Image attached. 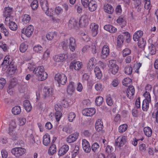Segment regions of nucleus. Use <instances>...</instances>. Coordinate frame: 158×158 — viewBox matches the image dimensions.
<instances>
[{"instance_id":"nucleus-1","label":"nucleus","mask_w":158,"mask_h":158,"mask_svg":"<svg viewBox=\"0 0 158 158\" xmlns=\"http://www.w3.org/2000/svg\"><path fill=\"white\" fill-rule=\"evenodd\" d=\"M33 73L35 75L38 77L39 80L40 81L45 80L48 77L47 73L44 71L43 66H39L35 68Z\"/></svg>"},{"instance_id":"nucleus-2","label":"nucleus","mask_w":158,"mask_h":158,"mask_svg":"<svg viewBox=\"0 0 158 158\" xmlns=\"http://www.w3.org/2000/svg\"><path fill=\"white\" fill-rule=\"evenodd\" d=\"M13 12V9L12 8L9 6L4 8V10L3 11V15L6 18L5 20V23H7V21H8L12 18V16L11 15Z\"/></svg>"},{"instance_id":"nucleus-3","label":"nucleus","mask_w":158,"mask_h":158,"mask_svg":"<svg viewBox=\"0 0 158 158\" xmlns=\"http://www.w3.org/2000/svg\"><path fill=\"white\" fill-rule=\"evenodd\" d=\"M127 141V139L126 136L124 135H120L115 140V145L118 148H120L126 143Z\"/></svg>"},{"instance_id":"nucleus-4","label":"nucleus","mask_w":158,"mask_h":158,"mask_svg":"<svg viewBox=\"0 0 158 158\" xmlns=\"http://www.w3.org/2000/svg\"><path fill=\"white\" fill-rule=\"evenodd\" d=\"M55 79L58 84L64 85L67 81V77L63 73H57L55 76Z\"/></svg>"},{"instance_id":"nucleus-5","label":"nucleus","mask_w":158,"mask_h":158,"mask_svg":"<svg viewBox=\"0 0 158 158\" xmlns=\"http://www.w3.org/2000/svg\"><path fill=\"white\" fill-rule=\"evenodd\" d=\"M11 152L15 156L19 157L25 153L26 150L23 148H15L12 149Z\"/></svg>"},{"instance_id":"nucleus-6","label":"nucleus","mask_w":158,"mask_h":158,"mask_svg":"<svg viewBox=\"0 0 158 158\" xmlns=\"http://www.w3.org/2000/svg\"><path fill=\"white\" fill-rule=\"evenodd\" d=\"M53 94V90L52 89H44L43 98L47 101H49Z\"/></svg>"},{"instance_id":"nucleus-7","label":"nucleus","mask_w":158,"mask_h":158,"mask_svg":"<svg viewBox=\"0 0 158 158\" xmlns=\"http://www.w3.org/2000/svg\"><path fill=\"white\" fill-rule=\"evenodd\" d=\"M68 26L70 29H77L78 26L77 20L75 18L71 17L69 21Z\"/></svg>"},{"instance_id":"nucleus-8","label":"nucleus","mask_w":158,"mask_h":158,"mask_svg":"<svg viewBox=\"0 0 158 158\" xmlns=\"http://www.w3.org/2000/svg\"><path fill=\"white\" fill-rule=\"evenodd\" d=\"M68 57L66 53H62L53 56L54 60L56 62H62L65 60Z\"/></svg>"},{"instance_id":"nucleus-9","label":"nucleus","mask_w":158,"mask_h":158,"mask_svg":"<svg viewBox=\"0 0 158 158\" xmlns=\"http://www.w3.org/2000/svg\"><path fill=\"white\" fill-rule=\"evenodd\" d=\"M116 61L115 60H111L110 62V65L109 66L110 69L111 70V73L114 75H115L118 73L119 67L118 65L116 64Z\"/></svg>"},{"instance_id":"nucleus-10","label":"nucleus","mask_w":158,"mask_h":158,"mask_svg":"<svg viewBox=\"0 0 158 158\" xmlns=\"http://www.w3.org/2000/svg\"><path fill=\"white\" fill-rule=\"evenodd\" d=\"M96 110L94 108H86L82 110V114L87 116H92L95 113Z\"/></svg>"},{"instance_id":"nucleus-11","label":"nucleus","mask_w":158,"mask_h":158,"mask_svg":"<svg viewBox=\"0 0 158 158\" xmlns=\"http://www.w3.org/2000/svg\"><path fill=\"white\" fill-rule=\"evenodd\" d=\"M82 64L81 62L79 61H73L70 64L69 68L73 70L74 68L76 71H79L82 67Z\"/></svg>"},{"instance_id":"nucleus-12","label":"nucleus","mask_w":158,"mask_h":158,"mask_svg":"<svg viewBox=\"0 0 158 158\" xmlns=\"http://www.w3.org/2000/svg\"><path fill=\"white\" fill-rule=\"evenodd\" d=\"M79 136V134L78 132H74L68 136L66 141L69 143H73L77 140Z\"/></svg>"},{"instance_id":"nucleus-13","label":"nucleus","mask_w":158,"mask_h":158,"mask_svg":"<svg viewBox=\"0 0 158 158\" xmlns=\"http://www.w3.org/2000/svg\"><path fill=\"white\" fill-rule=\"evenodd\" d=\"M82 145L83 148L85 152H90L91 150V147L89 142L86 139L82 140Z\"/></svg>"},{"instance_id":"nucleus-14","label":"nucleus","mask_w":158,"mask_h":158,"mask_svg":"<svg viewBox=\"0 0 158 158\" xmlns=\"http://www.w3.org/2000/svg\"><path fill=\"white\" fill-rule=\"evenodd\" d=\"M69 150V146L68 145L65 144L63 145L59 149L58 154L59 156H62L68 151Z\"/></svg>"},{"instance_id":"nucleus-15","label":"nucleus","mask_w":158,"mask_h":158,"mask_svg":"<svg viewBox=\"0 0 158 158\" xmlns=\"http://www.w3.org/2000/svg\"><path fill=\"white\" fill-rule=\"evenodd\" d=\"M109 49L107 46L104 45L102 48V51L101 57L105 59L107 57L109 54Z\"/></svg>"},{"instance_id":"nucleus-16","label":"nucleus","mask_w":158,"mask_h":158,"mask_svg":"<svg viewBox=\"0 0 158 158\" xmlns=\"http://www.w3.org/2000/svg\"><path fill=\"white\" fill-rule=\"evenodd\" d=\"M69 48L71 51L73 52L75 51L76 47L75 39L73 37H71L69 39Z\"/></svg>"},{"instance_id":"nucleus-17","label":"nucleus","mask_w":158,"mask_h":158,"mask_svg":"<svg viewBox=\"0 0 158 158\" xmlns=\"http://www.w3.org/2000/svg\"><path fill=\"white\" fill-rule=\"evenodd\" d=\"M97 5L96 2L93 0H91L88 5V7L89 11L91 12L94 11L97 8Z\"/></svg>"},{"instance_id":"nucleus-18","label":"nucleus","mask_w":158,"mask_h":158,"mask_svg":"<svg viewBox=\"0 0 158 158\" xmlns=\"http://www.w3.org/2000/svg\"><path fill=\"white\" fill-rule=\"evenodd\" d=\"M75 89L74 82L73 81L69 82L67 89V93L71 94L74 91Z\"/></svg>"},{"instance_id":"nucleus-19","label":"nucleus","mask_w":158,"mask_h":158,"mask_svg":"<svg viewBox=\"0 0 158 158\" xmlns=\"http://www.w3.org/2000/svg\"><path fill=\"white\" fill-rule=\"evenodd\" d=\"M103 127V123L101 120L98 119L95 124V128L98 131H101Z\"/></svg>"},{"instance_id":"nucleus-20","label":"nucleus","mask_w":158,"mask_h":158,"mask_svg":"<svg viewBox=\"0 0 158 158\" xmlns=\"http://www.w3.org/2000/svg\"><path fill=\"white\" fill-rule=\"evenodd\" d=\"M50 137L48 134H46L43 136V143L45 146H48L50 143Z\"/></svg>"},{"instance_id":"nucleus-21","label":"nucleus","mask_w":158,"mask_h":158,"mask_svg":"<svg viewBox=\"0 0 158 158\" xmlns=\"http://www.w3.org/2000/svg\"><path fill=\"white\" fill-rule=\"evenodd\" d=\"M103 9L105 11L109 14H112L114 11L113 7L109 4H105L104 6Z\"/></svg>"},{"instance_id":"nucleus-22","label":"nucleus","mask_w":158,"mask_h":158,"mask_svg":"<svg viewBox=\"0 0 158 158\" xmlns=\"http://www.w3.org/2000/svg\"><path fill=\"white\" fill-rule=\"evenodd\" d=\"M23 105L24 109L27 112H29L31 110L32 106L29 100H25L24 101Z\"/></svg>"},{"instance_id":"nucleus-23","label":"nucleus","mask_w":158,"mask_h":158,"mask_svg":"<svg viewBox=\"0 0 158 158\" xmlns=\"http://www.w3.org/2000/svg\"><path fill=\"white\" fill-rule=\"evenodd\" d=\"M40 5L42 10L45 11L48 9V4L47 0H40Z\"/></svg>"},{"instance_id":"nucleus-24","label":"nucleus","mask_w":158,"mask_h":158,"mask_svg":"<svg viewBox=\"0 0 158 158\" xmlns=\"http://www.w3.org/2000/svg\"><path fill=\"white\" fill-rule=\"evenodd\" d=\"M124 41L123 36L122 35H119L117 39V47L118 48H121Z\"/></svg>"},{"instance_id":"nucleus-25","label":"nucleus","mask_w":158,"mask_h":158,"mask_svg":"<svg viewBox=\"0 0 158 158\" xmlns=\"http://www.w3.org/2000/svg\"><path fill=\"white\" fill-rule=\"evenodd\" d=\"M147 51L151 55L155 54L156 53V48L153 44H150L148 46Z\"/></svg>"},{"instance_id":"nucleus-26","label":"nucleus","mask_w":158,"mask_h":158,"mask_svg":"<svg viewBox=\"0 0 158 158\" xmlns=\"http://www.w3.org/2000/svg\"><path fill=\"white\" fill-rule=\"evenodd\" d=\"M10 59V58L9 56H6L4 58L3 62L1 64V65L4 68L6 69L7 68L8 66L10 65L11 63H9Z\"/></svg>"},{"instance_id":"nucleus-27","label":"nucleus","mask_w":158,"mask_h":158,"mask_svg":"<svg viewBox=\"0 0 158 158\" xmlns=\"http://www.w3.org/2000/svg\"><path fill=\"white\" fill-rule=\"evenodd\" d=\"M11 111L12 114L14 115L19 114L21 112V107L18 105L15 106L12 108Z\"/></svg>"},{"instance_id":"nucleus-28","label":"nucleus","mask_w":158,"mask_h":158,"mask_svg":"<svg viewBox=\"0 0 158 158\" xmlns=\"http://www.w3.org/2000/svg\"><path fill=\"white\" fill-rule=\"evenodd\" d=\"M94 72L96 77L98 79H101L102 77V74L100 68L96 66L94 69Z\"/></svg>"},{"instance_id":"nucleus-29","label":"nucleus","mask_w":158,"mask_h":158,"mask_svg":"<svg viewBox=\"0 0 158 158\" xmlns=\"http://www.w3.org/2000/svg\"><path fill=\"white\" fill-rule=\"evenodd\" d=\"M11 19L8 21H7V23H5L6 24H9V27L10 30H17L18 26L16 24L12 21H10Z\"/></svg>"},{"instance_id":"nucleus-30","label":"nucleus","mask_w":158,"mask_h":158,"mask_svg":"<svg viewBox=\"0 0 158 158\" xmlns=\"http://www.w3.org/2000/svg\"><path fill=\"white\" fill-rule=\"evenodd\" d=\"M143 131L145 135L148 137H150L152 135V130L148 127H144L143 128Z\"/></svg>"},{"instance_id":"nucleus-31","label":"nucleus","mask_w":158,"mask_h":158,"mask_svg":"<svg viewBox=\"0 0 158 158\" xmlns=\"http://www.w3.org/2000/svg\"><path fill=\"white\" fill-rule=\"evenodd\" d=\"M149 102L146 100H143V101L142 105V109L143 111H147L149 107V102Z\"/></svg>"},{"instance_id":"nucleus-32","label":"nucleus","mask_w":158,"mask_h":158,"mask_svg":"<svg viewBox=\"0 0 158 158\" xmlns=\"http://www.w3.org/2000/svg\"><path fill=\"white\" fill-rule=\"evenodd\" d=\"M98 158H116V156L114 153H110L106 157L104 154L100 153L99 154Z\"/></svg>"},{"instance_id":"nucleus-33","label":"nucleus","mask_w":158,"mask_h":158,"mask_svg":"<svg viewBox=\"0 0 158 158\" xmlns=\"http://www.w3.org/2000/svg\"><path fill=\"white\" fill-rule=\"evenodd\" d=\"M31 20V17L30 15L25 14L22 16V21L24 23H28Z\"/></svg>"},{"instance_id":"nucleus-34","label":"nucleus","mask_w":158,"mask_h":158,"mask_svg":"<svg viewBox=\"0 0 158 158\" xmlns=\"http://www.w3.org/2000/svg\"><path fill=\"white\" fill-rule=\"evenodd\" d=\"M56 145L55 144H52L48 149V154L51 155H53L56 152Z\"/></svg>"},{"instance_id":"nucleus-35","label":"nucleus","mask_w":158,"mask_h":158,"mask_svg":"<svg viewBox=\"0 0 158 158\" xmlns=\"http://www.w3.org/2000/svg\"><path fill=\"white\" fill-rule=\"evenodd\" d=\"M138 41V44L139 47L141 48H143L145 46V41L144 40L143 38H140Z\"/></svg>"},{"instance_id":"nucleus-36","label":"nucleus","mask_w":158,"mask_h":158,"mask_svg":"<svg viewBox=\"0 0 158 158\" xmlns=\"http://www.w3.org/2000/svg\"><path fill=\"white\" fill-rule=\"evenodd\" d=\"M28 48V45L24 42L22 43L19 47V50L20 51L22 52H24L27 50Z\"/></svg>"},{"instance_id":"nucleus-37","label":"nucleus","mask_w":158,"mask_h":158,"mask_svg":"<svg viewBox=\"0 0 158 158\" xmlns=\"http://www.w3.org/2000/svg\"><path fill=\"white\" fill-rule=\"evenodd\" d=\"M103 102V98L101 96H98L96 98L95 100V103L97 106L101 105Z\"/></svg>"},{"instance_id":"nucleus-38","label":"nucleus","mask_w":158,"mask_h":158,"mask_svg":"<svg viewBox=\"0 0 158 158\" xmlns=\"http://www.w3.org/2000/svg\"><path fill=\"white\" fill-rule=\"evenodd\" d=\"M33 50L36 52L40 53L43 52V48L40 45L37 44L34 46Z\"/></svg>"},{"instance_id":"nucleus-39","label":"nucleus","mask_w":158,"mask_h":158,"mask_svg":"<svg viewBox=\"0 0 158 158\" xmlns=\"http://www.w3.org/2000/svg\"><path fill=\"white\" fill-rule=\"evenodd\" d=\"M132 68L129 65H127L124 69V71L126 74L130 75L132 72Z\"/></svg>"},{"instance_id":"nucleus-40","label":"nucleus","mask_w":158,"mask_h":158,"mask_svg":"<svg viewBox=\"0 0 158 158\" xmlns=\"http://www.w3.org/2000/svg\"><path fill=\"white\" fill-rule=\"evenodd\" d=\"M127 125L125 124L121 125L118 127V131L120 133H123L127 130Z\"/></svg>"},{"instance_id":"nucleus-41","label":"nucleus","mask_w":158,"mask_h":158,"mask_svg":"<svg viewBox=\"0 0 158 158\" xmlns=\"http://www.w3.org/2000/svg\"><path fill=\"white\" fill-rule=\"evenodd\" d=\"M80 24L85 26L88 24V20L85 17H82L79 20Z\"/></svg>"},{"instance_id":"nucleus-42","label":"nucleus","mask_w":158,"mask_h":158,"mask_svg":"<svg viewBox=\"0 0 158 158\" xmlns=\"http://www.w3.org/2000/svg\"><path fill=\"white\" fill-rule=\"evenodd\" d=\"M31 6L33 10H36L38 6V3L37 0H34L31 2Z\"/></svg>"},{"instance_id":"nucleus-43","label":"nucleus","mask_w":158,"mask_h":158,"mask_svg":"<svg viewBox=\"0 0 158 158\" xmlns=\"http://www.w3.org/2000/svg\"><path fill=\"white\" fill-rule=\"evenodd\" d=\"M106 102L107 104L109 106H111L113 104V101L110 97V95H108L106 96Z\"/></svg>"},{"instance_id":"nucleus-44","label":"nucleus","mask_w":158,"mask_h":158,"mask_svg":"<svg viewBox=\"0 0 158 158\" xmlns=\"http://www.w3.org/2000/svg\"><path fill=\"white\" fill-rule=\"evenodd\" d=\"M131 82H132V80L130 78L126 77L123 80L122 83L124 86H127L128 84Z\"/></svg>"},{"instance_id":"nucleus-45","label":"nucleus","mask_w":158,"mask_h":158,"mask_svg":"<svg viewBox=\"0 0 158 158\" xmlns=\"http://www.w3.org/2000/svg\"><path fill=\"white\" fill-rule=\"evenodd\" d=\"M99 144L96 142H95L93 143L92 145L91 148L92 151L95 152L97 150H98L99 148Z\"/></svg>"},{"instance_id":"nucleus-46","label":"nucleus","mask_w":158,"mask_h":158,"mask_svg":"<svg viewBox=\"0 0 158 158\" xmlns=\"http://www.w3.org/2000/svg\"><path fill=\"white\" fill-rule=\"evenodd\" d=\"M14 130L12 129V130L9 129V134L12 137L11 139L14 140H15L17 139L18 137L16 135H15L14 133Z\"/></svg>"},{"instance_id":"nucleus-47","label":"nucleus","mask_w":158,"mask_h":158,"mask_svg":"<svg viewBox=\"0 0 158 158\" xmlns=\"http://www.w3.org/2000/svg\"><path fill=\"white\" fill-rule=\"evenodd\" d=\"M76 115L73 112H71L69 113L68 118L69 121L70 122H72L75 118Z\"/></svg>"},{"instance_id":"nucleus-48","label":"nucleus","mask_w":158,"mask_h":158,"mask_svg":"<svg viewBox=\"0 0 158 158\" xmlns=\"http://www.w3.org/2000/svg\"><path fill=\"white\" fill-rule=\"evenodd\" d=\"M79 146L77 145L75 146V149L73 152L72 157L74 158L78 154L79 152Z\"/></svg>"},{"instance_id":"nucleus-49","label":"nucleus","mask_w":158,"mask_h":158,"mask_svg":"<svg viewBox=\"0 0 158 158\" xmlns=\"http://www.w3.org/2000/svg\"><path fill=\"white\" fill-rule=\"evenodd\" d=\"M45 13L48 16L52 17L53 14V10L52 8L48 9L47 10H45Z\"/></svg>"},{"instance_id":"nucleus-50","label":"nucleus","mask_w":158,"mask_h":158,"mask_svg":"<svg viewBox=\"0 0 158 158\" xmlns=\"http://www.w3.org/2000/svg\"><path fill=\"white\" fill-rule=\"evenodd\" d=\"M6 82V80L3 78H0V89H2L5 86Z\"/></svg>"},{"instance_id":"nucleus-51","label":"nucleus","mask_w":158,"mask_h":158,"mask_svg":"<svg viewBox=\"0 0 158 158\" xmlns=\"http://www.w3.org/2000/svg\"><path fill=\"white\" fill-rule=\"evenodd\" d=\"M55 11L56 14L59 15L62 13L63 10L61 7L58 6L55 8Z\"/></svg>"},{"instance_id":"nucleus-52","label":"nucleus","mask_w":158,"mask_h":158,"mask_svg":"<svg viewBox=\"0 0 158 158\" xmlns=\"http://www.w3.org/2000/svg\"><path fill=\"white\" fill-rule=\"evenodd\" d=\"M62 115V113L60 111H56L55 113V116L57 122H59Z\"/></svg>"},{"instance_id":"nucleus-53","label":"nucleus","mask_w":158,"mask_h":158,"mask_svg":"<svg viewBox=\"0 0 158 158\" xmlns=\"http://www.w3.org/2000/svg\"><path fill=\"white\" fill-rule=\"evenodd\" d=\"M131 50L128 48H126L123 51V57H125L129 55L131 53Z\"/></svg>"},{"instance_id":"nucleus-54","label":"nucleus","mask_w":158,"mask_h":158,"mask_svg":"<svg viewBox=\"0 0 158 158\" xmlns=\"http://www.w3.org/2000/svg\"><path fill=\"white\" fill-rule=\"evenodd\" d=\"M33 30H22L23 33H24L27 37H30L33 32Z\"/></svg>"},{"instance_id":"nucleus-55","label":"nucleus","mask_w":158,"mask_h":158,"mask_svg":"<svg viewBox=\"0 0 158 158\" xmlns=\"http://www.w3.org/2000/svg\"><path fill=\"white\" fill-rule=\"evenodd\" d=\"M103 87L101 83H97L95 86V89L97 91H102Z\"/></svg>"},{"instance_id":"nucleus-56","label":"nucleus","mask_w":158,"mask_h":158,"mask_svg":"<svg viewBox=\"0 0 158 158\" xmlns=\"http://www.w3.org/2000/svg\"><path fill=\"white\" fill-rule=\"evenodd\" d=\"M144 97L146 99L144 100H147L149 102L151 101V97L150 94L149 92L146 91L143 94Z\"/></svg>"},{"instance_id":"nucleus-57","label":"nucleus","mask_w":158,"mask_h":158,"mask_svg":"<svg viewBox=\"0 0 158 158\" xmlns=\"http://www.w3.org/2000/svg\"><path fill=\"white\" fill-rule=\"evenodd\" d=\"M94 66V64L91 63L90 61H89L87 64V70L89 72H90L93 69V67Z\"/></svg>"},{"instance_id":"nucleus-58","label":"nucleus","mask_w":158,"mask_h":158,"mask_svg":"<svg viewBox=\"0 0 158 158\" xmlns=\"http://www.w3.org/2000/svg\"><path fill=\"white\" fill-rule=\"evenodd\" d=\"M0 47L2 48L4 52H6L7 50V45L4 42H0Z\"/></svg>"},{"instance_id":"nucleus-59","label":"nucleus","mask_w":158,"mask_h":158,"mask_svg":"<svg viewBox=\"0 0 158 158\" xmlns=\"http://www.w3.org/2000/svg\"><path fill=\"white\" fill-rule=\"evenodd\" d=\"M62 108V106L60 103H58L55 105V109L56 111L61 112Z\"/></svg>"},{"instance_id":"nucleus-60","label":"nucleus","mask_w":158,"mask_h":158,"mask_svg":"<svg viewBox=\"0 0 158 158\" xmlns=\"http://www.w3.org/2000/svg\"><path fill=\"white\" fill-rule=\"evenodd\" d=\"M104 30H116V29L110 24L105 25L104 27Z\"/></svg>"},{"instance_id":"nucleus-61","label":"nucleus","mask_w":158,"mask_h":158,"mask_svg":"<svg viewBox=\"0 0 158 158\" xmlns=\"http://www.w3.org/2000/svg\"><path fill=\"white\" fill-rule=\"evenodd\" d=\"M16 126L15 122L12 121L10 123L9 129L10 130H12V129L14 130L15 128L16 127Z\"/></svg>"},{"instance_id":"nucleus-62","label":"nucleus","mask_w":158,"mask_h":158,"mask_svg":"<svg viewBox=\"0 0 158 158\" xmlns=\"http://www.w3.org/2000/svg\"><path fill=\"white\" fill-rule=\"evenodd\" d=\"M146 149V146L145 144L142 143L139 146V150L142 152H144Z\"/></svg>"},{"instance_id":"nucleus-63","label":"nucleus","mask_w":158,"mask_h":158,"mask_svg":"<svg viewBox=\"0 0 158 158\" xmlns=\"http://www.w3.org/2000/svg\"><path fill=\"white\" fill-rule=\"evenodd\" d=\"M15 91L14 88L8 86L7 89V92L11 96L13 95Z\"/></svg>"},{"instance_id":"nucleus-64","label":"nucleus","mask_w":158,"mask_h":158,"mask_svg":"<svg viewBox=\"0 0 158 158\" xmlns=\"http://www.w3.org/2000/svg\"><path fill=\"white\" fill-rule=\"evenodd\" d=\"M47 39L49 40H52L53 38V35L52 32H48L47 35L46 36Z\"/></svg>"}]
</instances>
